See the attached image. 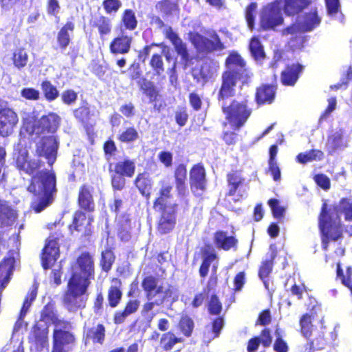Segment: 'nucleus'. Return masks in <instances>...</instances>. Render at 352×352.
<instances>
[{"label": "nucleus", "instance_id": "obj_1", "mask_svg": "<svg viewBox=\"0 0 352 352\" xmlns=\"http://www.w3.org/2000/svg\"><path fill=\"white\" fill-rule=\"evenodd\" d=\"M69 279L90 285L95 278L94 256L89 251L80 252L72 267Z\"/></svg>", "mask_w": 352, "mask_h": 352}, {"label": "nucleus", "instance_id": "obj_2", "mask_svg": "<svg viewBox=\"0 0 352 352\" xmlns=\"http://www.w3.org/2000/svg\"><path fill=\"white\" fill-rule=\"evenodd\" d=\"M221 109L228 124L233 130H238L243 126L252 113L246 100H234L229 104L223 102Z\"/></svg>", "mask_w": 352, "mask_h": 352}, {"label": "nucleus", "instance_id": "obj_3", "mask_svg": "<svg viewBox=\"0 0 352 352\" xmlns=\"http://www.w3.org/2000/svg\"><path fill=\"white\" fill-rule=\"evenodd\" d=\"M89 285L69 279L67 289L63 296V303L70 312L77 311L86 305L83 296L87 293Z\"/></svg>", "mask_w": 352, "mask_h": 352}, {"label": "nucleus", "instance_id": "obj_4", "mask_svg": "<svg viewBox=\"0 0 352 352\" xmlns=\"http://www.w3.org/2000/svg\"><path fill=\"white\" fill-rule=\"evenodd\" d=\"M56 177L53 170H43L37 172L30 180L28 190L36 195L47 194L53 195L56 191Z\"/></svg>", "mask_w": 352, "mask_h": 352}, {"label": "nucleus", "instance_id": "obj_5", "mask_svg": "<svg viewBox=\"0 0 352 352\" xmlns=\"http://www.w3.org/2000/svg\"><path fill=\"white\" fill-rule=\"evenodd\" d=\"M109 169L111 175V184L114 190H122L126 184V177H132L135 170V164L133 160L124 159L113 164H110Z\"/></svg>", "mask_w": 352, "mask_h": 352}, {"label": "nucleus", "instance_id": "obj_6", "mask_svg": "<svg viewBox=\"0 0 352 352\" xmlns=\"http://www.w3.org/2000/svg\"><path fill=\"white\" fill-rule=\"evenodd\" d=\"M72 323L69 321V327H55L52 333V347L51 352H69L76 345V335L71 331Z\"/></svg>", "mask_w": 352, "mask_h": 352}, {"label": "nucleus", "instance_id": "obj_7", "mask_svg": "<svg viewBox=\"0 0 352 352\" xmlns=\"http://www.w3.org/2000/svg\"><path fill=\"white\" fill-rule=\"evenodd\" d=\"M325 206H323L319 219V226L322 233V248L327 250L329 240L336 241L342 236L340 219L337 217L332 220L325 212Z\"/></svg>", "mask_w": 352, "mask_h": 352}, {"label": "nucleus", "instance_id": "obj_8", "mask_svg": "<svg viewBox=\"0 0 352 352\" xmlns=\"http://www.w3.org/2000/svg\"><path fill=\"white\" fill-rule=\"evenodd\" d=\"M61 118L54 112L43 115L38 119H35L31 125L29 135L41 138L43 135L54 134L60 127Z\"/></svg>", "mask_w": 352, "mask_h": 352}, {"label": "nucleus", "instance_id": "obj_9", "mask_svg": "<svg viewBox=\"0 0 352 352\" xmlns=\"http://www.w3.org/2000/svg\"><path fill=\"white\" fill-rule=\"evenodd\" d=\"M94 217L87 211L76 210L74 211L72 220L68 226L71 234L75 232L80 233L81 237L88 239L94 233Z\"/></svg>", "mask_w": 352, "mask_h": 352}, {"label": "nucleus", "instance_id": "obj_10", "mask_svg": "<svg viewBox=\"0 0 352 352\" xmlns=\"http://www.w3.org/2000/svg\"><path fill=\"white\" fill-rule=\"evenodd\" d=\"M63 237L61 234L56 236L52 234L47 239L41 254V265L44 270L52 267L56 263L60 256L58 241Z\"/></svg>", "mask_w": 352, "mask_h": 352}, {"label": "nucleus", "instance_id": "obj_11", "mask_svg": "<svg viewBox=\"0 0 352 352\" xmlns=\"http://www.w3.org/2000/svg\"><path fill=\"white\" fill-rule=\"evenodd\" d=\"M58 142L54 135H44L36 144V155L44 157L48 164L52 166L56 160Z\"/></svg>", "mask_w": 352, "mask_h": 352}, {"label": "nucleus", "instance_id": "obj_12", "mask_svg": "<svg viewBox=\"0 0 352 352\" xmlns=\"http://www.w3.org/2000/svg\"><path fill=\"white\" fill-rule=\"evenodd\" d=\"M283 22V18L277 3H270L262 9L260 14V26L263 30H274Z\"/></svg>", "mask_w": 352, "mask_h": 352}, {"label": "nucleus", "instance_id": "obj_13", "mask_svg": "<svg viewBox=\"0 0 352 352\" xmlns=\"http://www.w3.org/2000/svg\"><path fill=\"white\" fill-rule=\"evenodd\" d=\"M189 39L195 48L201 52H212L221 51L224 49L223 44L221 42L219 36L214 33L211 38L208 39L195 32L189 34Z\"/></svg>", "mask_w": 352, "mask_h": 352}, {"label": "nucleus", "instance_id": "obj_14", "mask_svg": "<svg viewBox=\"0 0 352 352\" xmlns=\"http://www.w3.org/2000/svg\"><path fill=\"white\" fill-rule=\"evenodd\" d=\"M227 70L224 73H230L244 83L252 76V73L246 68L245 62L236 52H232L226 59Z\"/></svg>", "mask_w": 352, "mask_h": 352}, {"label": "nucleus", "instance_id": "obj_15", "mask_svg": "<svg viewBox=\"0 0 352 352\" xmlns=\"http://www.w3.org/2000/svg\"><path fill=\"white\" fill-rule=\"evenodd\" d=\"M14 164L16 168L28 175H34L41 166L39 160L29 159V152L25 148L17 149L15 153Z\"/></svg>", "mask_w": 352, "mask_h": 352}, {"label": "nucleus", "instance_id": "obj_16", "mask_svg": "<svg viewBox=\"0 0 352 352\" xmlns=\"http://www.w3.org/2000/svg\"><path fill=\"white\" fill-rule=\"evenodd\" d=\"M320 23V19L317 15L316 10L300 16L298 23L293 26L287 28L283 31L284 35L293 34L297 32H304L312 30Z\"/></svg>", "mask_w": 352, "mask_h": 352}, {"label": "nucleus", "instance_id": "obj_17", "mask_svg": "<svg viewBox=\"0 0 352 352\" xmlns=\"http://www.w3.org/2000/svg\"><path fill=\"white\" fill-rule=\"evenodd\" d=\"M19 123L17 113L8 107L0 108V136L10 135Z\"/></svg>", "mask_w": 352, "mask_h": 352}, {"label": "nucleus", "instance_id": "obj_18", "mask_svg": "<svg viewBox=\"0 0 352 352\" xmlns=\"http://www.w3.org/2000/svg\"><path fill=\"white\" fill-rule=\"evenodd\" d=\"M133 37L127 34L123 30L114 36L110 41L109 50L113 56L124 55L128 54L132 46Z\"/></svg>", "mask_w": 352, "mask_h": 352}, {"label": "nucleus", "instance_id": "obj_19", "mask_svg": "<svg viewBox=\"0 0 352 352\" xmlns=\"http://www.w3.org/2000/svg\"><path fill=\"white\" fill-rule=\"evenodd\" d=\"M93 188L87 184H82L78 190L77 204L78 210L93 213L96 210V204L92 195Z\"/></svg>", "mask_w": 352, "mask_h": 352}, {"label": "nucleus", "instance_id": "obj_20", "mask_svg": "<svg viewBox=\"0 0 352 352\" xmlns=\"http://www.w3.org/2000/svg\"><path fill=\"white\" fill-rule=\"evenodd\" d=\"M28 341L36 351H41L48 346V328L36 323L33 325L28 336Z\"/></svg>", "mask_w": 352, "mask_h": 352}, {"label": "nucleus", "instance_id": "obj_21", "mask_svg": "<svg viewBox=\"0 0 352 352\" xmlns=\"http://www.w3.org/2000/svg\"><path fill=\"white\" fill-rule=\"evenodd\" d=\"M40 320L46 323H52L54 325V328L58 326H61L62 327H69V320L58 318L55 302L53 301L48 302L43 307L40 314Z\"/></svg>", "mask_w": 352, "mask_h": 352}, {"label": "nucleus", "instance_id": "obj_22", "mask_svg": "<svg viewBox=\"0 0 352 352\" xmlns=\"http://www.w3.org/2000/svg\"><path fill=\"white\" fill-rule=\"evenodd\" d=\"M75 30V23L67 20L60 28L56 34V50L65 51L72 42V36Z\"/></svg>", "mask_w": 352, "mask_h": 352}, {"label": "nucleus", "instance_id": "obj_23", "mask_svg": "<svg viewBox=\"0 0 352 352\" xmlns=\"http://www.w3.org/2000/svg\"><path fill=\"white\" fill-rule=\"evenodd\" d=\"M238 78L231 76L230 73H223L222 76V85L219 92L218 99L221 104L228 102L227 100L234 96V87Z\"/></svg>", "mask_w": 352, "mask_h": 352}, {"label": "nucleus", "instance_id": "obj_24", "mask_svg": "<svg viewBox=\"0 0 352 352\" xmlns=\"http://www.w3.org/2000/svg\"><path fill=\"white\" fill-rule=\"evenodd\" d=\"M175 208V204L165 206L158 222V230L161 233H167L174 228L176 223Z\"/></svg>", "mask_w": 352, "mask_h": 352}, {"label": "nucleus", "instance_id": "obj_25", "mask_svg": "<svg viewBox=\"0 0 352 352\" xmlns=\"http://www.w3.org/2000/svg\"><path fill=\"white\" fill-rule=\"evenodd\" d=\"M111 285L107 290V300L109 306L115 308L120 303L122 298V282L118 278H113L111 280Z\"/></svg>", "mask_w": 352, "mask_h": 352}, {"label": "nucleus", "instance_id": "obj_26", "mask_svg": "<svg viewBox=\"0 0 352 352\" xmlns=\"http://www.w3.org/2000/svg\"><path fill=\"white\" fill-rule=\"evenodd\" d=\"M106 329L104 324L99 323L95 327L88 328L84 333L85 344L91 341L94 344H102L105 340Z\"/></svg>", "mask_w": 352, "mask_h": 352}, {"label": "nucleus", "instance_id": "obj_27", "mask_svg": "<svg viewBox=\"0 0 352 352\" xmlns=\"http://www.w3.org/2000/svg\"><path fill=\"white\" fill-rule=\"evenodd\" d=\"M344 131L343 129H336L329 136L327 142V149L329 153L333 154L336 151L343 149L347 146L344 140Z\"/></svg>", "mask_w": 352, "mask_h": 352}, {"label": "nucleus", "instance_id": "obj_28", "mask_svg": "<svg viewBox=\"0 0 352 352\" xmlns=\"http://www.w3.org/2000/svg\"><path fill=\"white\" fill-rule=\"evenodd\" d=\"M191 190L194 192L204 190L206 186L205 170L201 166H195L190 173Z\"/></svg>", "mask_w": 352, "mask_h": 352}, {"label": "nucleus", "instance_id": "obj_29", "mask_svg": "<svg viewBox=\"0 0 352 352\" xmlns=\"http://www.w3.org/2000/svg\"><path fill=\"white\" fill-rule=\"evenodd\" d=\"M18 218V212L6 201L0 200V222L3 226H12Z\"/></svg>", "mask_w": 352, "mask_h": 352}, {"label": "nucleus", "instance_id": "obj_30", "mask_svg": "<svg viewBox=\"0 0 352 352\" xmlns=\"http://www.w3.org/2000/svg\"><path fill=\"white\" fill-rule=\"evenodd\" d=\"M140 302L138 300H129L121 311H117L113 314V322L116 324L123 323L131 314L136 312L139 308Z\"/></svg>", "mask_w": 352, "mask_h": 352}, {"label": "nucleus", "instance_id": "obj_31", "mask_svg": "<svg viewBox=\"0 0 352 352\" xmlns=\"http://www.w3.org/2000/svg\"><path fill=\"white\" fill-rule=\"evenodd\" d=\"M118 236L122 241H128L131 238V222L129 214L124 213L118 217Z\"/></svg>", "mask_w": 352, "mask_h": 352}, {"label": "nucleus", "instance_id": "obj_32", "mask_svg": "<svg viewBox=\"0 0 352 352\" xmlns=\"http://www.w3.org/2000/svg\"><path fill=\"white\" fill-rule=\"evenodd\" d=\"M214 242L218 248L227 251L231 248L236 249L238 240L232 236H228L225 232L219 231L214 234Z\"/></svg>", "mask_w": 352, "mask_h": 352}, {"label": "nucleus", "instance_id": "obj_33", "mask_svg": "<svg viewBox=\"0 0 352 352\" xmlns=\"http://www.w3.org/2000/svg\"><path fill=\"white\" fill-rule=\"evenodd\" d=\"M135 184L140 193L149 198L152 193L153 183L149 174L146 172L139 173L135 180Z\"/></svg>", "mask_w": 352, "mask_h": 352}, {"label": "nucleus", "instance_id": "obj_34", "mask_svg": "<svg viewBox=\"0 0 352 352\" xmlns=\"http://www.w3.org/2000/svg\"><path fill=\"white\" fill-rule=\"evenodd\" d=\"M92 26L98 30L99 36L104 40L112 32L111 20L104 15H100L93 23Z\"/></svg>", "mask_w": 352, "mask_h": 352}, {"label": "nucleus", "instance_id": "obj_35", "mask_svg": "<svg viewBox=\"0 0 352 352\" xmlns=\"http://www.w3.org/2000/svg\"><path fill=\"white\" fill-rule=\"evenodd\" d=\"M302 67L298 64L288 66L281 74V82L285 85L293 86L298 78Z\"/></svg>", "mask_w": 352, "mask_h": 352}, {"label": "nucleus", "instance_id": "obj_36", "mask_svg": "<svg viewBox=\"0 0 352 352\" xmlns=\"http://www.w3.org/2000/svg\"><path fill=\"white\" fill-rule=\"evenodd\" d=\"M338 214H343L345 220L352 221V200L343 198L340 200L339 204L336 208ZM346 232L352 236V225L347 226Z\"/></svg>", "mask_w": 352, "mask_h": 352}, {"label": "nucleus", "instance_id": "obj_37", "mask_svg": "<svg viewBox=\"0 0 352 352\" xmlns=\"http://www.w3.org/2000/svg\"><path fill=\"white\" fill-rule=\"evenodd\" d=\"M300 326L301 334L309 340V347L312 349L314 345V340L311 339V337L314 336L315 331L311 324V316L308 314L303 315L300 320Z\"/></svg>", "mask_w": 352, "mask_h": 352}, {"label": "nucleus", "instance_id": "obj_38", "mask_svg": "<svg viewBox=\"0 0 352 352\" xmlns=\"http://www.w3.org/2000/svg\"><path fill=\"white\" fill-rule=\"evenodd\" d=\"M166 36L173 44L177 52L184 60H187L188 54L185 43L174 33L170 28L166 29Z\"/></svg>", "mask_w": 352, "mask_h": 352}, {"label": "nucleus", "instance_id": "obj_39", "mask_svg": "<svg viewBox=\"0 0 352 352\" xmlns=\"http://www.w3.org/2000/svg\"><path fill=\"white\" fill-rule=\"evenodd\" d=\"M116 260V256L113 251V248L108 246L101 252L100 258V267L104 272H108L111 269Z\"/></svg>", "mask_w": 352, "mask_h": 352}, {"label": "nucleus", "instance_id": "obj_40", "mask_svg": "<svg viewBox=\"0 0 352 352\" xmlns=\"http://www.w3.org/2000/svg\"><path fill=\"white\" fill-rule=\"evenodd\" d=\"M186 168L184 164H179L175 172L176 188L179 195H184L186 192Z\"/></svg>", "mask_w": 352, "mask_h": 352}, {"label": "nucleus", "instance_id": "obj_41", "mask_svg": "<svg viewBox=\"0 0 352 352\" xmlns=\"http://www.w3.org/2000/svg\"><path fill=\"white\" fill-rule=\"evenodd\" d=\"M274 95L275 89L273 86L263 85L257 89L256 100L258 104L271 103Z\"/></svg>", "mask_w": 352, "mask_h": 352}, {"label": "nucleus", "instance_id": "obj_42", "mask_svg": "<svg viewBox=\"0 0 352 352\" xmlns=\"http://www.w3.org/2000/svg\"><path fill=\"white\" fill-rule=\"evenodd\" d=\"M284 11L288 15L297 14L309 4L307 0H283Z\"/></svg>", "mask_w": 352, "mask_h": 352}, {"label": "nucleus", "instance_id": "obj_43", "mask_svg": "<svg viewBox=\"0 0 352 352\" xmlns=\"http://www.w3.org/2000/svg\"><path fill=\"white\" fill-rule=\"evenodd\" d=\"M28 58V54L24 47H20L14 49L12 53V60L15 67L19 69L25 67L27 65Z\"/></svg>", "mask_w": 352, "mask_h": 352}, {"label": "nucleus", "instance_id": "obj_44", "mask_svg": "<svg viewBox=\"0 0 352 352\" xmlns=\"http://www.w3.org/2000/svg\"><path fill=\"white\" fill-rule=\"evenodd\" d=\"M41 89L44 98L48 102L54 101L59 96V91L57 87L48 80L41 82Z\"/></svg>", "mask_w": 352, "mask_h": 352}, {"label": "nucleus", "instance_id": "obj_45", "mask_svg": "<svg viewBox=\"0 0 352 352\" xmlns=\"http://www.w3.org/2000/svg\"><path fill=\"white\" fill-rule=\"evenodd\" d=\"M121 24L126 30L133 31L138 26V20L135 12L131 9L124 10L121 16Z\"/></svg>", "mask_w": 352, "mask_h": 352}, {"label": "nucleus", "instance_id": "obj_46", "mask_svg": "<svg viewBox=\"0 0 352 352\" xmlns=\"http://www.w3.org/2000/svg\"><path fill=\"white\" fill-rule=\"evenodd\" d=\"M42 197L33 201L31 204L32 208L35 212H41L47 207L53 200V195L41 194Z\"/></svg>", "mask_w": 352, "mask_h": 352}, {"label": "nucleus", "instance_id": "obj_47", "mask_svg": "<svg viewBox=\"0 0 352 352\" xmlns=\"http://www.w3.org/2000/svg\"><path fill=\"white\" fill-rule=\"evenodd\" d=\"M138 138V132L133 126L126 128L118 135V140L122 143L133 142L137 140Z\"/></svg>", "mask_w": 352, "mask_h": 352}, {"label": "nucleus", "instance_id": "obj_48", "mask_svg": "<svg viewBox=\"0 0 352 352\" xmlns=\"http://www.w3.org/2000/svg\"><path fill=\"white\" fill-rule=\"evenodd\" d=\"M323 153L319 150H311L304 153H300L297 156L299 163L305 164L314 160H320L322 158Z\"/></svg>", "mask_w": 352, "mask_h": 352}, {"label": "nucleus", "instance_id": "obj_49", "mask_svg": "<svg viewBox=\"0 0 352 352\" xmlns=\"http://www.w3.org/2000/svg\"><path fill=\"white\" fill-rule=\"evenodd\" d=\"M91 116L90 108L87 105L80 106L74 111V116L81 124L89 122Z\"/></svg>", "mask_w": 352, "mask_h": 352}, {"label": "nucleus", "instance_id": "obj_50", "mask_svg": "<svg viewBox=\"0 0 352 352\" xmlns=\"http://www.w3.org/2000/svg\"><path fill=\"white\" fill-rule=\"evenodd\" d=\"M250 50L253 57L258 60L264 58L263 47L257 38H252L250 43Z\"/></svg>", "mask_w": 352, "mask_h": 352}, {"label": "nucleus", "instance_id": "obj_51", "mask_svg": "<svg viewBox=\"0 0 352 352\" xmlns=\"http://www.w3.org/2000/svg\"><path fill=\"white\" fill-rule=\"evenodd\" d=\"M228 182L230 186L229 195H233L237 188L243 182L240 173L235 172L228 175Z\"/></svg>", "mask_w": 352, "mask_h": 352}, {"label": "nucleus", "instance_id": "obj_52", "mask_svg": "<svg viewBox=\"0 0 352 352\" xmlns=\"http://www.w3.org/2000/svg\"><path fill=\"white\" fill-rule=\"evenodd\" d=\"M160 197L155 201V204H163L164 199L169 198L170 192L172 190V185L170 179H164L160 182Z\"/></svg>", "mask_w": 352, "mask_h": 352}, {"label": "nucleus", "instance_id": "obj_53", "mask_svg": "<svg viewBox=\"0 0 352 352\" xmlns=\"http://www.w3.org/2000/svg\"><path fill=\"white\" fill-rule=\"evenodd\" d=\"M172 294L169 286L158 287L155 290V304H161L166 300H168L171 298Z\"/></svg>", "mask_w": 352, "mask_h": 352}, {"label": "nucleus", "instance_id": "obj_54", "mask_svg": "<svg viewBox=\"0 0 352 352\" xmlns=\"http://www.w3.org/2000/svg\"><path fill=\"white\" fill-rule=\"evenodd\" d=\"M157 262L160 264L159 271L155 270V276L163 277L165 274L166 268L169 266L168 254L167 252L160 254L157 256Z\"/></svg>", "mask_w": 352, "mask_h": 352}, {"label": "nucleus", "instance_id": "obj_55", "mask_svg": "<svg viewBox=\"0 0 352 352\" xmlns=\"http://www.w3.org/2000/svg\"><path fill=\"white\" fill-rule=\"evenodd\" d=\"M139 85L143 94L149 98L150 101H153V96H154V85L153 82L143 78L139 82Z\"/></svg>", "mask_w": 352, "mask_h": 352}, {"label": "nucleus", "instance_id": "obj_56", "mask_svg": "<svg viewBox=\"0 0 352 352\" xmlns=\"http://www.w3.org/2000/svg\"><path fill=\"white\" fill-rule=\"evenodd\" d=\"M178 342H180V339L177 338L174 334L168 333L161 338L160 345L164 349L169 350Z\"/></svg>", "mask_w": 352, "mask_h": 352}, {"label": "nucleus", "instance_id": "obj_57", "mask_svg": "<svg viewBox=\"0 0 352 352\" xmlns=\"http://www.w3.org/2000/svg\"><path fill=\"white\" fill-rule=\"evenodd\" d=\"M102 6L105 12L109 14L117 12L122 6V3L120 0H103Z\"/></svg>", "mask_w": 352, "mask_h": 352}, {"label": "nucleus", "instance_id": "obj_58", "mask_svg": "<svg viewBox=\"0 0 352 352\" xmlns=\"http://www.w3.org/2000/svg\"><path fill=\"white\" fill-rule=\"evenodd\" d=\"M78 98V93L74 90L69 89L63 91L61 94V100L67 105H72L76 102Z\"/></svg>", "mask_w": 352, "mask_h": 352}, {"label": "nucleus", "instance_id": "obj_59", "mask_svg": "<svg viewBox=\"0 0 352 352\" xmlns=\"http://www.w3.org/2000/svg\"><path fill=\"white\" fill-rule=\"evenodd\" d=\"M193 321L187 316L182 317L179 322L181 331L186 336H189L193 329Z\"/></svg>", "mask_w": 352, "mask_h": 352}, {"label": "nucleus", "instance_id": "obj_60", "mask_svg": "<svg viewBox=\"0 0 352 352\" xmlns=\"http://www.w3.org/2000/svg\"><path fill=\"white\" fill-rule=\"evenodd\" d=\"M103 151L107 160L115 155L117 151V146L113 140L109 139L104 142Z\"/></svg>", "mask_w": 352, "mask_h": 352}, {"label": "nucleus", "instance_id": "obj_61", "mask_svg": "<svg viewBox=\"0 0 352 352\" xmlns=\"http://www.w3.org/2000/svg\"><path fill=\"white\" fill-rule=\"evenodd\" d=\"M142 286L145 291L148 300L151 299V293L154 290V277L148 276L145 277L142 282Z\"/></svg>", "mask_w": 352, "mask_h": 352}, {"label": "nucleus", "instance_id": "obj_62", "mask_svg": "<svg viewBox=\"0 0 352 352\" xmlns=\"http://www.w3.org/2000/svg\"><path fill=\"white\" fill-rule=\"evenodd\" d=\"M21 95L23 98L30 100H37L40 98L39 91L32 87H25L22 89L21 91Z\"/></svg>", "mask_w": 352, "mask_h": 352}, {"label": "nucleus", "instance_id": "obj_63", "mask_svg": "<svg viewBox=\"0 0 352 352\" xmlns=\"http://www.w3.org/2000/svg\"><path fill=\"white\" fill-rule=\"evenodd\" d=\"M60 9V6L58 0H47L46 10L49 16H56Z\"/></svg>", "mask_w": 352, "mask_h": 352}, {"label": "nucleus", "instance_id": "obj_64", "mask_svg": "<svg viewBox=\"0 0 352 352\" xmlns=\"http://www.w3.org/2000/svg\"><path fill=\"white\" fill-rule=\"evenodd\" d=\"M268 204L272 208L274 216L276 218H280L283 216L285 208L278 204V201L276 199H271L268 201Z\"/></svg>", "mask_w": 352, "mask_h": 352}]
</instances>
